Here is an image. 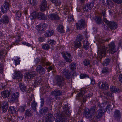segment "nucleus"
Masks as SVG:
<instances>
[{
  "instance_id": "f257e3e1",
  "label": "nucleus",
  "mask_w": 122,
  "mask_h": 122,
  "mask_svg": "<svg viewBox=\"0 0 122 122\" xmlns=\"http://www.w3.org/2000/svg\"><path fill=\"white\" fill-rule=\"evenodd\" d=\"M63 112L57 111L55 114L56 118L55 122H64L66 119L67 115L71 114L69 108L67 105H65L63 107Z\"/></svg>"
},
{
  "instance_id": "f03ea898",
  "label": "nucleus",
  "mask_w": 122,
  "mask_h": 122,
  "mask_svg": "<svg viewBox=\"0 0 122 122\" xmlns=\"http://www.w3.org/2000/svg\"><path fill=\"white\" fill-rule=\"evenodd\" d=\"M111 39V38H110L106 40H102L101 41H99L98 46V50L97 53L100 59H101L103 56H105L106 55V49L104 46V43L106 41L108 42Z\"/></svg>"
},
{
  "instance_id": "7ed1b4c3",
  "label": "nucleus",
  "mask_w": 122,
  "mask_h": 122,
  "mask_svg": "<svg viewBox=\"0 0 122 122\" xmlns=\"http://www.w3.org/2000/svg\"><path fill=\"white\" fill-rule=\"evenodd\" d=\"M51 64V63L46 62L43 59L41 61L40 64L38 65L36 68V70L38 73L43 74L45 73L46 70L45 68L42 66L45 65H50Z\"/></svg>"
},
{
  "instance_id": "20e7f679",
  "label": "nucleus",
  "mask_w": 122,
  "mask_h": 122,
  "mask_svg": "<svg viewBox=\"0 0 122 122\" xmlns=\"http://www.w3.org/2000/svg\"><path fill=\"white\" fill-rule=\"evenodd\" d=\"M86 90L85 89H81L79 93L77 94L76 98L80 100L82 99L83 102L84 103L85 102L86 100V98L90 97H92L93 95L92 93H91L87 95H86V96H84L83 97V95L86 93Z\"/></svg>"
},
{
  "instance_id": "39448f33",
  "label": "nucleus",
  "mask_w": 122,
  "mask_h": 122,
  "mask_svg": "<svg viewBox=\"0 0 122 122\" xmlns=\"http://www.w3.org/2000/svg\"><path fill=\"white\" fill-rule=\"evenodd\" d=\"M98 109V107L96 106H93L90 108L89 110H86L85 112V116L86 118H91L94 115L96 111Z\"/></svg>"
},
{
  "instance_id": "423d86ee",
  "label": "nucleus",
  "mask_w": 122,
  "mask_h": 122,
  "mask_svg": "<svg viewBox=\"0 0 122 122\" xmlns=\"http://www.w3.org/2000/svg\"><path fill=\"white\" fill-rule=\"evenodd\" d=\"M56 83L60 87H61L65 85L64 79L63 77L61 75H57L55 77Z\"/></svg>"
},
{
  "instance_id": "0eeeda50",
  "label": "nucleus",
  "mask_w": 122,
  "mask_h": 122,
  "mask_svg": "<svg viewBox=\"0 0 122 122\" xmlns=\"http://www.w3.org/2000/svg\"><path fill=\"white\" fill-rule=\"evenodd\" d=\"M103 20L108 26L109 28L111 30H114L117 27V23L114 22L109 21L107 19L104 17Z\"/></svg>"
},
{
  "instance_id": "6e6552de",
  "label": "nucleus",
  "mask_w": 122,
  "mask_h": 122,
  "mask_svg": "<svg viewBox=\"0 0 122 122\" xmlns=\"http://www.w3.org/2000/svg\"><path fill=\"white\" fill-rule=\"evenodd\" d=\"M108 47L109 50L107 51V52L111 54H114L117 50L115 44L113 42H111L108 44Z\"/></svg>"
},
{
  "instance_id": "1a4fd4ad",
  "label": "nucleus",
  "mask_w": 122,
  "mask_h": 122,
  "mask_svg": "<svg viewBox=\"0 0 122 122\" xmlns=\"http://www.w3.org/2000/svg\"><path fill=\"white\" fill-rule=\"evenodd\" d=\"M85 21L84 20L82 19L79 20L76 23V27L77 30H82L85 26Z\"/></svg>"
},
{
  "instance_id": "9d476101",
  "label": "nucleus",
  "mask_w": 122,
  "mask_h": 122,
  "mask_svg": "<svg viewBox=\"0 0 122 122\" xmlns=\"http://www.w3.org/2000/svg\"><path fill=\"white\" fill-rule=\"evenodd\" d=\"M63 56L66 62L70 63L72 62V60L70 53L66 52L63 54Z\"/></svg>"
},
{
  "instance_id": "9b49d317",
  "label": "nucleus",
  "mask_w": 122,
  "mask_h": 122,
  "mask_svg": "<svg viewBox=\"0 0 122 122\" xmlns=\"http://www.w3.org/2000/svg\"><path fill=\"white\" fill-rule=\"evenodd\" d=\"M9 4L7 2H5L4 4L1 7V11L3 14L6 13L9 10Z\"/></svg>"
},
{
  "instance_id": "f8f14e48",
  "label": "nucleus",
  "mask_w": 122,
  "mask_h": 122,
  "mask_svg": "<svg viewBox=\"0 0 122 122\" xmlns=\"http://www.w3.org/2000/svg\"><path fill=\"white\" fill-rule=\"evenodd\" d=\"M94 5V2H92L90 4H87L84 5L83 9L84 11L88 12L93 7Z\"/></svg>"
},
{
  "instance_id": "ddd939ff",
  "label": "nucleus",
  "mask_w": 122,
  "mask_h": 122,
  "mask_svg": "<svg viewBox=\"0 0 122 122\" xmlns=\"http://www.w3.org/2000/svg\"><path fill=\"white\" fill-rule=\"evenodd\" d=\"M47 27V25L45 23H42L39 25L37 26L36 28L39 31H43L46 29Z\"/></svg>"
},
{
  "instance_id": "4468645a",
  "label": "nucleus",
  "mask_w": 122,
  "mask_h": 122,
  "mask_svg": "<svg viewBox=\"0 0 122 122\" xmlns=\"http://www.w3.org/2000/svg\"><path fill=\"white\" fill-rule=\"evenodd\" d=\"M96 114V116L97 118L101 117L104 115L105 111L102 109H100L97 110Z\"/></svg>"
},
{
  "instance_id": "2eb2a0df",
  "label": "nucleus",
  "mask_w": 122,
  "mask_h": 122,
  "mask_svg": "<svg viewBox=\"0 0 122 122\" xmlns=\"http://www.w3.org/2000/svg\"><path fill=\"white\" fill-rule=\"evenodd\" d=\"M47 1L46 0H44L41 2L40 7L41 11H44L46 9L47 6Z\"/></svg>"
},
{
  "instance_id": "dca6fc26",
  "label": "nucleus",
  "mask_w": 122,
  "mask_h": 122,
  "mask_svg": "<svg viewBox=\"0 0 122 122\" xmlns=\"http://www.w3.org/2000/svg\"><path fill=\"white\" fill-rule=\"evenodd\" d=\"M36 73L35 71L29 72L26 73V75L25 76V77H26L28 79H30L34 77L36 75Z\"/></svg>"
},
{
  "instance_id": "f3484780",
  "label": "nucleus",
  "mask_w": 122,
  "mask_h": 122,
  "mask_svg": "<svg viewBox=\"0 0 122 122\" xmlns=\"http://www.w3.org/2000/svg\"><path fill=\"white\" fill-rule=\"evenodd\" d=\"M1 107L3 113H5L7 110L8 107V103L6 101L3 102L1 104Z\"/></svg>"
},
{
  "instance_id": "a211bd4d",
  "label": "nucleus",
  "mask_w": 122,
  "mask_h": 122,
  "mask_svg": "<svg viewBox=\"0 0 122 122\" xmlns=\"http://www.w3.org/2000/svg\"><path fill=\"white\" fill-rule=\"evenodd\" d=\"M22 74L18 71H16L15 74L13 76V78L14 79L16 78L20 79V81H21L22 78Z\"/></svg>"
},
{
  "instance_id": "6ab92c4d",
  "label": "nucleus",
  "mask_w": 122,
  "mask_h": 122,
  "mask_svg": "<svg viewBox=\"0 0 122 122\" xmlns=\"http://www.w3.org/2000/svg\"><path fill=\"white\" fill-rule=\"evenodd\" d=\"M53 118V115L51 114H49L45 117V120L46 122H52Z\"/></svg>"
},
{
  "instance_id": "aec40b11",
  "label": "nucleus",
  "mask_w": 122,
  "mask_h": 122,
  "mask_svg": "<svg viewBox=\"0 0 122 122\" xmlns=\"http://www.w3.org/2000/svg\"><path fill=\"white\" fill-rule=\"evenodd\" d=\"M10 94L9 91L7 90H4L1 92V96L4 98H7Z\"/></svg>"
},
{
  "instance_id": "412c9836",
  "label": "nucleus",
  "mask_w": 122,
  "mask_h": 122,
  "mask_svg": "<svg viewBox=\"0 0 122 122\" xmlns=\"http://www.w3.org/2000/svg\"><path fill=\"white\" fill-rule=\"evenodd\" d=\"M113 117L117 120L120 119L121 118V113L119 110H115L114 112Z\"/></svg>"
},
{
  "instance_id": "4be33fe9",
  "label": "nucleus",
  "mask_w": 122,
  "mask_h": 122,
  "mask_svg": "<svg viewBox=\"0 0 122 122\" xmlns=\"http://www.w3.org/2000/svg\"><path fill=\"white\" fill-rule=\"evenodd\" d=\"M52 94L54 96H60L62 95V92L61 90L58 89H55L52 91Z\"/></svg>"
},
{
  "instance_id": "5701e85b",
  "label": "nucleus",
  "mask_w": 122,
  "mask_h": 122,
  "mask_svg": "<svg viewBox=\"0 0 122 122\" xmlns=\"http://www.w3.org/2000/svg\"><path fill=\"white\" fill-rule=\"evenodd\" d=\"M37 18L38 19L42 20L46 19V17L45 15L41 12H39L37 14Z\"/></svg>"
},
{
  "instance_id": "b1692460",
  "label": "nucleus",
  "mask_w": 122,
  "mask_h": 122,
  "mask_svg": "<svg viewBox=\"0 0 122 122\" xmlns=\"http://www.w3.org/2000/svg\"><path fill=\"white\" fill-rule=\"evenodd\" d=\"M3 21V23L4 24H6L9 22V18L6 15H3L2 19Z\"/></svg>"
},
{
  "instance_id": "393cba45",
  "label": "nucleus",
  "mask_w": 122,
  "mask_h": 122,
  "mask_svg": "<svg viewBox=\"0 0 122 122\" xmlns=\"http://www.w3.org/2000/svg\"><path fill=\"white\" fill-rule=\"evenodd\" d=\"M49 18L52 20H58L59 19V17L58 15L55 14H51L48 16Z\"/></svg>"
},
{
  "instance_id": "a878e982",
  "label": "nucleus",
  "mask_w": 122,
  "mask_h": 122,
  "mask_svg": "<svg viewBox=\"0 0 122 122\" xmlns=\"http://www.w3.org/2000/svg\"><path fill=\"white\" fill-rule=\"evenodd\" d=\"M109 85L107 83L102 82L100 88L102 89L107 90L109 88Z\"/></svg>"
},
{
  "instance_id": "bb28decb",
  "label": "nucleus",
  "mask_w": 122,
  "mask_h": 122,
  "mask_svg": "<svg viewBox=\"0 0 122 122\" xmlns=\"http://www.w3.org/2000/svg\"><path fill=\"white\" fill-rule=\"evenodd\" d=\"M37 105V103H36L34 99L33 98V100L32 101L31 104V110L35 111H36Z\"/></svg>"
},
{
  "instance_id": "cd10ccee",
  "label": "nucleus",
  "mask_w": 122,
  "mask_h": 122,
  "mask_svg": "<svg viewBox=\"0 0 122 122\" xmlns=\"http://www.w3.org/2000/svg\"><path fill=\"white\" fill-rule=\"evenodd\" d=\"M19 93L18 92H16L13 94L11 97V99L12 101H14L15 100L18 99L19 97Z\"/></svg>"
},
{
  "instance_id": "c85d7f7f",
  "label": "nucleus",
  "mask_w": 122,
  "mask_h": 122,
  "mask_svg": "<svg viewBox=\"0 0 122 122\" xmlns=\"http://www.w3.org/2000/svg\"><path fill=\"white\" fill-rule=\"evenodd\" d=\"M69 66L71 71H74L76 69L77 65L75 63L72 62L70 64Z\"/></svg>"
},
{
  "instance_id": "c756f323",
  "label": "nucleus",
  "mask_w": 122,
  "mask_h": 122,
  "mask_svg": "<svg viewBox=\"0 0 122 122\" xmlns=\"http://www.w3.org/2000/svg\"><path fill=\"white\" fill-rule=\"evenodd\" d=\"M81 42L76 40L75 41L74 47L76 49L80 48L81 47Z\"/></svg>"
},
{
  "instance_id": "7c9ffc66",
  "label": "nucleus",
  "mask_w": 122,
  "mask_h": 122,
  "mask_svg": "<svg viewBox=\"0 0 122 122\" xmlns=\"http://www.w3.org/2000/svg\"><path fill=\"white\" fill-rule=\"evenodd\" d=\"M19 87L21 91L23 92H26L27 91V89L26 86L22 83H20Z\"/></svg>"
},
{
  "instance_id": "2f4dec72",
  "label": "nucleus",
  "mask_w": 122,
  "mask_h": 122,
  "mask_svg": "<svg viewBox=\"0 0 122 122\" xmlns=\"http://www.w3.org/2000/svg\"><path fill=\"white\" fill-rule=\"evenodd\" d=\"M57 30L58 32L62 33H64L65 32L64 27L61 25H58L57 28Z\"/></svg>"
},
{
  "instance_id": "473e14b6",
  "label": "nucleus",
  "mask_w": 122,
  "mask_h": 122,
  "mask_svg": "<svg viewBox=\"0 0 122 122\" xmlns=\"http://www.w3.org/2000/svg\"><path fill=\"white\" fill-rule=\"evenodd\" d=\"M32 112L30 110H27L25 112V117H26L31 116L32 115Z\"/></svg>"
},
{
  "instance_id": "72a5a7b5",
  "label": "nucleus",
  "mask_w": 122,
  "mask_h": 122,
  "mask_svg": "<svg viewBox=\"0 0 122 122\" xmlns=\"http://www.w3.org/2000/svg\"><path fill=\"white\" fill-rule=\"evenodd\" d=\"M115 107L114 105L113 104L112 105L109 104L107 107L106 111L108 112H110V111H111L113 109V108Z\"/></svg>"
},
{
  "instance_id": "f704fd0d",
  "label": "nucleus",
  "mask_w": 122,
  "mask_h": 122,
  "mask_svg": "<svg viewBox=\"0 0 122 122\" xmlns=\"http://www.w3.org/2000/svg\"><path fill=\"white\" fill-rule=\"evenodd\" d=\"M102 18L98 16L95 17L94 19L96 23L99 24H100L102 22Z\"/></svg>"
},
{
  "instance_id": "c9c22d12",
  "label": "nucleus",
  "mask_w": 122,
  "mask_h": 122,
  "mask_svg": "<svg viewBox=\"0 0 122 122\" xmlns=\"http://www.w3.org/2000/svg\"><path fill=\"white\" fill-rule=\"evenodd\" d=\"M110 89L111 92L112 93H116L118 92L119 90V89L116 88V86H110Z\"/></svg>"
},
{
  "instance_id": "e433bc0d",
  "label": "nucleus",
  "mask_w": 122,
  "mask_h": 122,
  "mask_svg": "<svg viewBox=\"0 0 122 122\" xmlns=\"http://www.w3.org/2000/svg\"><path fill=\"white\" fill-rule=\"evenodd\" d=\"M54 32L53 30H49V31L45 34L46 36L48 37L50 36L53 34Z\"/></svg>"
},
{
  "instance_id": "4c0bfd02",
  "label": "nucleus",
  "mask_w": 122,
  "mask_h": 122,
  "mask_svg": "<svg viewBox=\"0 0 122 122\" xmlns=\"http://www.w3.org/2000/svg\"><path fill=\"white\" fill-rule=\"evenodd\" d=\"M52 3L55 5V6H58L60 5L61 2L59 0H50Z\"/></svg>"
},
{
  "instance_id": "58836bf2",
  "label": "nucleus",
  "mask_w": 122,
  "mask_h": 122,
  "mask_svg": "<svg viewBox=\"0 0 122 122\" xmlns=\"http://www.w3.org/2000/svg\"><path fill=\"white\" fill-rule=\"evenodd\" d=\"M42 79L41 78L38 77L37 78V80H34V86H36L38 83H40L42 81Z\"/></svg>"
},
{
  "instance_id": "ea45409f",
  "label": "nucleus",
  "mask_w": 122,
  "mask_h": 122,
  "mask_svg": "<svg viewBox=\"0 0 122 122\" xmlns=\"http://www.w3.org/2000/svg\"><path fill=\"white\" fill-rule=\"evenodd\" d=\"M83 47L84 49L87 50L89 47V43L88 41L86 40L84 41L83 42Z\"/></svg>"
},
{
  "instance_id": "a19ab883",
  "label": "nucleus",
  "mask_w": 122,
  "mask_h": 122,
  "mask_svg": "<svg viewBox=\"0 0 122 122\" xmlns=\"http://www.w3.org/2000/svg\"><path fill=\"white\" fill-rule=\"evenodd\" d=\"M48 110L47 108L46 107H44L42 108L40 111V112L41 114L46 113Z\"/></svg>"
},
{
  "instance_id": "79ce46f5",
  "label": "nucleus",
  "mask_w": 122,
  "mask_h": 122,
  "mask_svg": "<svg viewBox=\"0 0 122 122\" xmlns=\"http://www.w3.org/2000/svg\"><path fill=\"white\" fill-rule=\"evenodd\" d=\"M110 61V60L109 58L106 59L104 61L103 63V65L104 66H107L108 65Z\"/></svg>"
},
{
  "instance_id": "37998d69",
  "label": "nucleus",
  "mask_w": 122,
  "mask_h": 122,
  "mask_svg": "<svg viewBox=\"0 0 122 122\" xmlns=\"http://www.w3.org/2000/svg\"><path fill=\"white\" fill-rule=\"evenodd\" d=\"M62 74L65 76L70 74L69 71L66 69H64L62 71Z\"/></svg>"
},
{
  "instance_id": "c03bdc74",
  "label": "nucleus",
  "mask_w": 122,
  "mask_h": 122,
  "mask_svg": "<svg viewBox=\"0 0 122 122\" xmlns=\"http://www.w3.org/2000/svg\"><path fill=\"white\" fill-rule=\"evenodd\" d=\"M104 94V95L111 97H113V94L111 91L110 92H105Z\"/></svg>"
},
{
  "instance_id": "a18cd8bd",
  "label": "nucleus",
  "mask_w": 122,
  "mask_h": 122,
  "mask_svg": "<svg viewBox=\"0 0 122 122\" xmlns=\"http://www.w3.org/2000/svg\"><path fill=\"white\" fill-rule=\"evenodd\" d=\"M29 3L31 5L35 6L36 5L37 1L36 0H30Z\"/></svg>"
},
{
  "instance_id": "49530a36",
  "label": "nucleus",
  "mask_w": 122,
  "mask_h": 122,
  "mask_svg": "<svg viewBox=\"0 0 122 122\" xmlns=\"http://www.w3.org/2000/svg\"><path fill=\"white\" fill-rule=\"evenodd\" d=\"M83 63L85 66H87L90 64V61L89 60L86 59L84 60Z\"/></svg>"
},
{
  "instance_id": "de8ad7c7",
  "label": "nucleus",
  "mask_w": 122,
  "mask_h": 122,
  "mask_svg": "<svg viewBox=\"0 0 122 122\" xmlns=\"http://www.w3.org/2000/svg\"><path fill=\"white\" fill-rule=\"evenodd\" d=\"M109 72V69L107 67L103 68L102 71V72L103 73H107Z\"/></svg>"
},
{
  "instance_id": "09e8293b",
  "label": "nucleus",
  "mask_w": 122,
  "mask_h": 122,
  "mask_svg": "<svg viewBox=\"0 0 122 122\" xmlns=\"http://www.w3.org/2000/svg\"><path fill=\"white\" fill-rule=\"evenodd\" d=\"M9 110L13 114L15 113L16 110L13 107H10Z\"/></svg>"
},
{
  "instance_id": "8fccbe9b",
  "label": "nucleus",
  "mask_w": 122,
  "mask_h": 122,
  "mask_svg": "<svg viewBox=\"0 0 122 122\" xmlns=\"http://www.w3.org/2000/svg\"><path fill=\"white\" fill-rule=\"evenodd\" d=\"M42 48L45 50H48L50 48L49 45L47 44H44L42 46Z\"/></svg>"
},
{
  "instance_id": "3c124183",
  "label": "nucleus",
  "mask_w": 122,
  "mask_h": 122,
  "mask_svg": "<svg viewBox=\"0 0 122 122\" xmlns=\"http://www.w3.org/2000/svg\"><path fill=\"white\" fill-rule=\"evenodd\" d=\"M33 97L32 96L29 97L27 101V104L29 106L30 105V102L31 101H32L33 100Z\"/></svg>"
},
{
  "instance_id": "603ef678",
  "label": "nucleus",
  "mask_w": 122,
  "mask_h": 122,
  "mask_svg": "<svg viewBox=\"0 0 122 122\" xmlns=\"http://www.w3.org/2000/svg\"><path fill=\"white\" fill-rule=\"evenodd\" d=\"M83 38V36L81 35L80 34L79 35L77 38H76V40L78 41H81V40H82Z\"/></svg>"
},
{
  "instance_id": "864d4df0",
  "label": "nucleus",
  "mask_w": 122,
  "mask_h": 122,
  "mask_svg": "<svg viewBox=\"0 0 122 122\" xmlns=\"http://www.w3.org/2000/svg\"><path fill=\"white\" fill-rule=\"evenodd\" d=\"M89 78V77L88 75L86 74H82L80 75V77L81 79H82L85 78L86 77Z\"/></svg>"
},
{
  "instance_id": "5fc2aeb1",
  "label": "nucleus",
  "mask_w": 122,
  "mask_h": 122,
  "mask_svg": "<svg viewBox=\"0 0 122 122\" xmlns=\"http://www.w3.org/2000/svg\"><path fill=\"white\" fill-rule=\"evenodd\" d=\"M36 12H34L32 13L30 15V17H31L35 19L37 18V14Z\"/></svg>"
},
{
  "instance_id": "6e6d98bb",
  "label": "nucleus",
  "mask_w": 122,
  "mask_h": 122,
  "mask_svg": "<svg viewBox=\"0 0 122 122\" xmlns=\"http://www.w3.org/2000/svg\"><path fill=\"white\" fill-rule=\"evenodd\" d=\"M74 18L73 15H71L69 16L68 18V21L69 22H73L74 21Z\"/></svg>"
},
{
  "instance_id": "4d7b16f0",
  "label": "nucleus",
  "mask_w": 122,
  "mask_h": 122,
  "mask_svg": "<svg viewBox=\"0 0 122 122\" xmlns=\"http://www.w3.org/2000/svg\"><path fill=\"white\" fill-rule=\"evenodd\" d=\"M49 44L51 45H53L56 43L55 41L54 40H50L48 41Z\"/></svg>"
},
{
  "instance_id": "13d9d810",
  "label": "nucleus",
  "mask_w": 122,
  "mask_h": 122,
  "mask_svg": "<svg viewBox=\"0 0 122 122\" xmlns=\"http://www.w3.org/2000/svg\"><path fill=\"white\" fill-rule=\"evenodd\" d=\"M43 59L45 60V58H42L41 60H40V59H39L38 58H36L35 59V63L36 64H37L39 63V62H40V64L41 61V60L42 59Z\"/></svg>"
},
{
  "instance_id": "bf43d9fd",
  "label": "nucleus",
  "mask_w": 122,
  "mask_h": 122,
  "mask_svg": "<svg viewBox=\"0 0 122 122\" xmlns=\"http://www.w3.org/2000/svg\"><path fill=\"white\" fill-rule=\"evenodd\" d=\"M106 11V10L104 9L101 11V13L103 17H105L106 16V14L105 12Z\"/></svg>"
},
{
  "instance_id": "052dcab7",
  "label": "nucleus",
  "mask_w": 122,
  "mask_h": 122,
  "mask_svg": "<svg viewBox=\"0 0 122 122\" xmlns=\"http://www.w3.org/2000/svg\"><path fill=\"white\" fill-rule=\"evenodd\" d=\"M115 3L118 4H120L122 2V0H112Z\"/></svg>"
},
{
  "instance_id": "680f3d73",
  "label": "nucleus",
  "mask_w": 122,
  "mask_h": 122,
  "mask_svg": "<svg viewBox=\"0 0 122 122\" xmlns=\"http://www.w3.org/2000/svg\"><path fill=\"white\" fill-rule=\"evenodd\" d=\"M4 51H0V58H3V55L4 54Z\"/></svg>"
},
{
  "instance_id": "e2e57ef3",
  "label": "nucleus",
  "mask_w": 122,
  "mask_h": 122,
  "mask_svg": "<svg viewBox=\"0 0 122 122\" xmlns=\"http://www.w3.org/2000/svg\"><path fill=\"white\" fill-rule=\"evenodd\" d=\"M106 2L107 5L109 6L112 3V2L111 0H107Z\"/></svg>"
},
{
  "instance_id": "0e129e2a",
  "label": "nucleus",
  "mask_w": 122,
  "mask_h": 122,
  "mask_svg": "<svg viewBox=\"0 0 122 122\" xmlns=\"http://www.w3.org/2000/svg\"><path fill=\"white\" fill-rule=\"evenodd\" d=\"M25 106H20V110L21 111H24L25 110Z\"/></svg>"
},
{
  "instance_id": "69168bd1",
  "label": "nucleus",
  "mask_w": 122,
  "mask_h": 122,
  "mask_svg": "<svg viewBox=\"0 0 122 122\" xmlns=\"http://www.w3.org/2000/svg\"><path fill=\"white\" fill-rule=\"evenodd\" d=\"M14 61L15 64V65H16L17 64H19L20 62V61L19 59H14Z\"/></svg>"
},
{
  "instance_id": "338daca9",
  "label": "nucleus",
  "mask_w": 122,
  "mask_h": 122,
  "mask_svg": "<svg viewBox=\"0 0 122 122\" xmlns=\"http://www.w3.org/2000/svg\"><path fill=\"white\" fill-rule=\"evenodd\" d=\"M16 15L18 17V18L20 17L21 16V13L19 11H18L16 12Z\"/></svg>"
},
{
  "instance_id": "774afa93",
  "label": "nucleus",
  "mask_w": 122,
  "mask_h": 122,
  "mask_svg": "<svg viewBox=\"0 0 122 122\" xmlns=\"http://www.w3.org/2000/svg\"><path fill=\"white\" fill-rule=\"evenodd\" d=\"M41 107H42L44 104V99L42 98H41Z\"/></svg>"
}]
</instances>
